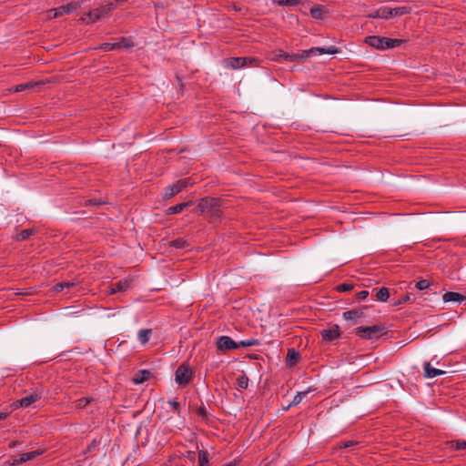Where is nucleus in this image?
I'll list each match as a JSON object with an SVG mask.
<instances>
[{
	"label": "nucleus",
	"mask_w": 466,
	"mask_h": 466,
	"mask_svg": "<svg viewBox=\"0 0 466 466\" xmlns=\"http://www.w3.org/2000/svg\"><path fill=\"white\" fill-rule=\"evenodd\" d=\"M153 330L151 329H140L137 333V339L142 345L147 344L149 341L150 336Z\"/></svg>",
	"instance_id": "20"
},
{
	"label": "nucleus",
	"mask_w": 466,
	"mask_h": 466,
	"mask_svg": "<svg viewBox=\"0 0 466 466\" xmlns=\"http://www.w3.org/2000/svg\"><path fill=\"white\" fill-rule=\"evenodd\" d=\"M191 185L190 178L179 179L176 183L165 188L163 198L168 199L177 194L180 193L183 189Z\"/></svg>",
	"instance_id": "4"
},
{
	"label": "nucleus",
	"mask_w": 466,
	"mask_h": 466,
	"mask_svg": "<svg viewBox=\"0 0 466 466\" xmlns=\"http://www.w3.org/2000/svg\"><path fill=\"white\" fill-rule=\"evenodd\" d=\"M96 444H97L96 441V440H94V441L91 442V444L87 447V451H91V450H92L94 447H96Z\"/></svg>",
	"instance_id": "53"
},
{
	"label": "nucleus",
	"mask_w": 466,
	"mask_h": 466,
	"mask_svg": "<svg viewBox=\"0 0 466 466\" xmlns=\"http://www.w3.org/2000/svg\"><path fill=\"white\" fill-rule=\"evenodd\" d=\"M18 295H22V296H25V295H28L30 294L29 292L25 291V289H22L21 291H19L17 293Z\"/></svg>",
	"instance_id": "55"
},
{
	"label": "nucleus",
	"mask_w": 466,
	"mask_h": 466,
	"mask_svg": "<svg viewBox=\"0 0 466 466\" xmlns=\"http://www.w3.org/2000/svg\"><path fill=\"white\" fill-rule=\"evenodd\" d=\"M299 358H300V355H299V352L298 350H296L293 348L292 349H289L288 354L286 356V364H287V366H289V367L295 366L299 362Z\"/></svg>",
	"instance_id": "13"
},
{
	"label": "nucleus",
	"mask_w": 466,
	"mask_h": 466,
	"mask_svg": "<svg viewBox=\"0 0 466 466\" xmlns=\"http://www.w3.org/2000/svg\"><path fill=\"white\" fill-rule=\"evenodd\" d=\"M192 205V201H188V202H184V203H180V204H177V205H175V206H172V207H169L167 209V215H173V214H177V213H180L182 212L187 207Z\"/></svg>",
	"instance_id": "19"
},
{
	"label": "nucleus",
	"mask_w": 466,
	"mask_h": 466,
	"mask_svg": "<svg viewBox=\"0 0 466 466\" xmlns=\"http://www.w3.org/2000/svg\"><path fill=\"white\" fill-rule=\"evenodd\" d=\"M353 289V285L350 283H342L336 287L338 292H347Z\"/></svg>",
	"instance_id": "35"
},
{
	"label": "nucleus",
	"mask_w": 466,
	"mask_h": 466,
	"mask_svg": "<svg viewBox=\"0 0 466 466\" xmlns=\"http://www.w3.org/2000/svg\"><path fill=\"white\" fill-rule=\"evenodd\" d=\"M97 48L104 51H113L118 50V46H116L114 43H103Z\"/></svg>",
	"instance_id": "34"
},
{
	"label": "nucleus",
	"mask_w": 466,
	"mask_h": 466,
	"mask_svg": "<svg viewBox=\"0 0 466 466\" xmlns=\"http://www.w3.org/2000/svg\"><path fill=\"white\" fill-rule=\"evenodd\" d=\"M283 54H287V53L282 50H279L278 54L276 55V57H274L273 59H275V60H280L281 58L284 59Z\"/></svg>",
	"instance_id": "52"
},
{
	"label": "nucleus",
	"mask_w": 466,
	"mask_h": 466,
	"mask_svg": "<svg viewBox=\"0 0 466 466\" xmlns=\"http://www.w3.org/2000/svg\"><path fill=\"white\" fill-rule=\"evenodd\" d=\"M175 375L177 383L185 386L188 384L192 379V370L188 365L183 363L178 366Z\"/></svg>",
	"instance_id": "5"
},
{
	"label": "nucleus",
	"mask_w": 466,
	"mask_h": 466,
	"mask_svg": "<svg viewBox=\"0 0 466 466\" xmlns=\"http://www.w3.org/2000/svg\"><path fill=\"white\" fill-rule=\"evenodd\" d=\"M306 0H276L274 4L279 6H296L303 5Z\"/></svg>",
	"instance_id": "22"
},
{
	"label": "nucleus",
	"mask_w": 466,
	"mask_h": 466,
	"mask_svg": "<svg viewBox=\"0 0 466 466\" xmlns=\"http://www.w3.org/2000/svg\"><path fill=\"white\" fill-rule=\"evenodd\" d=\"M224 208V201L218 198H202L196 209L198 215H204L205 218L211 224L221 221Z\"/></svg>",
	"instance_id": "1"
},
{
	"label": "nucleus",
	"mask_w": 466,
	"mask_h": 466,
	"mask_svg": "<svg viewBox=\"0 0 466 466\" xmlns=\"http://www.w3.org/2000/svg\"><path fill=\"white\" fill-rule=\"evenodd\" d=\"M369 296L368 290H361L356 294V299L359 300L365 299Z\"/></svg>",
	"instance_id": "42"
},
{
	"label": "nucleus",
	"mask_w": 466,
	"mask_h": 466,
	"mask_svg": "<svg viewBox=\"0 0 466 466\" xmlns=\"http://www.w3.org/2000/svg\"><path fill=\"white\" fill-rule=\"evenodd\" d=\"M244 58H245L244 67L258 66L259 61L257 58H254V57H244Z\"/></svg>",
	"instance_id": "36"
},
{
	"label": "nucleus",
	"mask_w": 466,
	"mask_h": 466,
	"mask_svg": "<svg viewBox=\"0 0 466 466\" xmlns=\"http://www.w3.org/2000/svg\"><path fill=\"white\" fill-rule=\"evenodd\" d=\"M110 12V7H103L102 5L89 11L86 14L88 22L95 23L106 15Z\"/></svg>",
	"instance_id": "9"
},
{
	"label": "nucleus",
	"mask_w": 466,
	"mask_h": 466,
	"mask_svg": "<svg viewBox=\"0 0 466 466\" xmlns=\"http://www.w3.org/2000/svg\"><path fill=\"white\" fill-rule=\"evenodd\" d=\"M53 289L55 292H61L64 289L63 283H57L53 286Z\"/></svg>",
	"instance_id": "49"
},
{
	"label": "nucleus",
	"mask_w": 466,
	"mask_h": 466,
	"mask_svg": "<svg viewBox=\"0 0 466 466\" xmlns=\"http://www.w3.org/2000/svg\"><path fill=\"white\" fill-rule=\"evenodd\" d=\"M223 466H234V464L230 462V463L225 464Z\"/></svg>",
	"instance_id": "57"
},
{
	"label": "nucleus",
	"mask_w": 466,
	"mask_h": 466,
	"mask_svg": "<svg viewBox=\"0 0 466 466\" xmlns=\"http://www.w3.org/2000/svg\"><path fill=\"white\" fill-rule=\"evenodd\" d=\"M415 286L418 289L424 290L430 287V282L427 279H420L416 283Z\"/></svg>",
	"instance_id": "37"
},
{
	"label": "nucleus",
	"mask_w": 466,
	"mask_h": 466,
	"mask_svg": "<svg viewBox=\"0 0 466 466\" xmlns=\"http://www.w3.org/2000/svg\"><path fill=\"white\" fill-rule=\"evenodd\" d=\"M390 297V292L388 288H381L376 293V298L379 301L386 302Z\"/></svg>",
	"instance_id": "29"
},
{
	"label": "nucleus",
	"mask_w": 466,
	"mask_h": 466,
	"mask_svg": "<svg viewBox=\"0 0 466 466\" xmlns=\"http://www.w3.org/2000/svg\"><path fill=\"white\" fill-rule=\"evenodd\" d=\"M424 370V376L426 378H434L436 376H440L445 373L444 370L432 368L430 364V362H425L423 366Z\"/></svg>",
	"instance_id": "14"
},
{
	"label": "nucleus",
	"mask_w": 466,
	"mask_h": 466,
	"mask_svg": "<svg viewBox=\"0 0 466 466\" xmlns=\"http://www.w3.org/2000/svg\"><path fill=\"white\" fill-rule=\"evenodd\" d=\"M92 400H93L92 398H81L76 401V406L78 409H84L88 404H90Z\"/></svg>",
	"instance_id": "33"
},
{
	"label": "nucleus",
	"mask_w": 466,
	"mask_h": 466,
	"mask_svg": "<svg viewBox=\"0 0 466 466\" xmlns=\"http://www.w3.org/2000/svg\"><path fill=\"white\" fill-rule=\"evenodd\" d=\"M457 450H464L466 449V441H457L456 442Z\"/></svg>",
	"instance_id": "47"
},
{
	"label": "nucleus",
	"mask_w": 466,
	"mask_h": 466,
	"mask_svg": "<svg viewBox=\"0 0 466 466\" xmlns=\"http://www.w3.org/2000/svg\"><path fill=\"white\" fill-rule=\"evenodd\" d=\"M8 416V413L6 412H1L0 413V420L6 419Z\"/></svg>",
	"instance_id": "54"
},
{
	"label": "nucleus",
	"mask_w": 466,
	"mask_h": 466,
	"mask_svg": "<svg viewBox=\"0 0 466 466\" xmlns=\"http://www.w3.org/2000/svg\"><path fill=\"white\" fill-rule=\"evenodd\" d=\"M62 283H63L64 289H70L76 285L75 282H71V281H64Z\"/></svg>",
	"instance_id": "50"
},
{
	"label": "nucleus",
	"mask_w": 466,
	"mask_h": 466,
	"mask_svg": "<svg viewBox=\"0 0 466 466\" xmlns=\"http://www.w3.org/2000/svg\"><path fill=\"white\" fill-rule=\"evenodd\" d=\"M197 412L203 419H205V420L208 419V412H207V410H206V408L204 406L199 407L198 409Z\"/></svg>",
	"instance_id": "41"
},
{
	"label": "nucleus",
	"mask_w": 466,
	"mask_h": 466,
	"mask_svg": "<svg viewBox=\"0 0 466 466\" xmlns=\"http://www.w3.org/2000/svg\"><path fill=\"white\" fill-rule=\"evenodd\" d=\"M35 230L28 228L21 230L15 238L16 241H24L29 238L34 234Z\"/></svg>",
	"instance_id": "28"
},
{
	"label": "nucleus",
	"mask_w": 466,
	"mask_h": 466,
	"mask_svg": "<svg viewBox=\"0 0 466 466\" xmlns=\"http://www.w3.org/2000/svg\"><path fill=\"white\" fill-rule=\"evenodd\" d=\"M364 315V309H354L343 312V318L346 320H353L358 318H361Z\"/></svg>",
	"instance_id": "17"
},
{
	"label": "nucleus",
	"mask_w": 466,
	"mask_h": 466,
	"mask_svg": "<svg viewBox=\"0 0 466 466\" xmlns=\"http://www.w3.org/2000/svg\"><path fill=\"white\" fill-rule=\"evenodd\" d=\"M173 410L177 411L178 414L180 412V403L175 400H168L167 402Z\"/></svg>",
	"instance_id": "39"
},
{
	"label": "nucleus",
	"mask_w": 466,
	"mask_h": 466,
	"mask_svg": "<svg viewBox=\"0 0 466 466\" xmlns=\"http://www.w3.org/2000/svg\"><path fill=\"white\" fill-rule=\"evenodd\" d=\"M198 466H208V453L205 450L198 451Z\"/></svg>",
	"instance_id": "30"
},
{
	"label": "nucleus",
	"mask_w": 466,
	"mask_h": 466,
	"mask_svg": "<svg viewBox=\"0 0 466 466\" xmlns=\"http://www.w3.org/2000/svg\"><path fill=\"white\" fill-rule=\"evenodd\" d=\"M404 40L393 39L380 35H370L365 38V43L379 50H386L400 46Z\"/></svg>",
	"instance_id": "2"
},
{
	"label": "nucleus",
	"mask_w": 466,
	"mask_h": 466,
	"mask_svg": "<svg viewBox=\"0 0 466 466\" xmlns=\"http://www.w3.org/2000/svg\"><path fill=\"white\" fill-rule=\"evenodd\" d=\"M38 85H39V83H35V82L23 83V84H19V85H16L15 86H14L13 90H14V92H22V91H25V89H32Z\"/></svg>",
	"instance_id": "25"
},
{
	"label": "nucleus",
	"mask_w": 466,
	"mask_h": 466,
	"mask_svg": "<svg viewBox=\"0 0 466 466\" xmlns=\"http://www.w3.org/2000/svg\"><path fill=\"white\" fill-rule=\"evenodd\" d=\"M309 53H314L318 55H323V54H329V55H335L339 53V49L334 46H329L327 48L324 47H313L308 51Z\"/></svg>",
	"instance_id": "16"
},
{
	"label": "nucleus",
	"mask_w": 466,
	"mask_h": 466,
	"mask_svg": "<svg viewBox=\"0 0 466 466\" xmlns=\"http://www.w3.org/2000/svg\"><path fill=\"white\" fill-rule=\"evenodd\" d=\"M150 376V371L147 370H139L138 373H137L133 379V381L136 384L143 383L145 380H147Z\"/></svg>",
	"instance_id": "23"
},
{
	"label": "nucleus",
	"mask_w": 466,
	"mask_h": 466,
	"mask_svg": "<svg viewBox=\"0 0 466 466\" xmlns=\"http://www.w3.org/2000/svg\"><path fill=\"white\" fill-rule=\"evenodd\" d=\"M392 11V17L394 16H401L404 15H408L411 13V7L410 6H398L391 8Z\"/></svg>",
	"instance_id": "24"
},
{
	"label": "nucleus",
	"mask_w": 466,
	"mask_h": 466,
	"mask_svg": "<svg viewBox=\"0 0 466 466\" xmlns=\"http://www.w3.org/2000/svg\"><path fill=\"white\" fill-rule=\"evenodd\" d=\"M103 7H110V11L115 8V2L114 0H103L102 4Z\"/></svg>",
	"instance_id": "43"
},
{
	"label": "nucleus",
	"mask_w": 466,
	"mask_h": 466,
	"mask_svg": "<svg viewBox=\"0 0 466 466\" xmlns=\"http://www.w3.org/2000/svg\"><path fill=\"white\" fill-rule=\"evenodd\" d=\"M197 453L194 451H188L186 452L185 457L189 460L191 462H194L196 460Z\"/></svg>",
	"instance_id": "40"
},
{
	"label": "nucleus",
	"mask_w": 466,
	"mask_h": 466,
	"mask_svg": "<svg viewBox=\"0 0 466 466\" xmlns=\"http://www.w3.org/2000/svg\"><path fill=\"white\" fill-rule=\"evenodd\" d=\"M42 452L39 451H34L29 452H25L19 454L17 457L15 458L14 462L12 465H19L21 463H24L25 461H31L40 455Z\"/></svg>",
	"instance_id": "10"
},
{
	"label": "nucleus",
	"mask_w": 466,
	"mask_h": 466,
	"mask_svg": "<svg viewBox=\"0 0 466 466\" xmlns=\"http://www.w3.org/2000/svg\"><path fill=\"white\" fill-rule=\"evenodd\" d=\"M320 335L324 341L332 342L340 338L339 327L334 325L331 329H323L320 331Z\"/></svg>",
	"instance_id": "8"
},
{
	"label": "nucleus",
	"mask_w": 466,
	"mask_h": 466,
	"mask_svg": "<svg viewBox=\"0 0 466 466\" xmlns=\"http://www.w3.org/2000/svg\"><path fill=\"white\" fill-rule=\"evenodd\" d=\"M168 245L169 247L175 248L177 249H182L188 246L187 242L182 238H177L171 240Z\"/></svg>",
	"instance_id": "26"
},
{
	"label": "nucleus",
	"mask_w": 466,
	"mask_h": 466,
	"mask_svg": "<svg viewBox=\"0 0 466 466\" xmlns=\"http://www.w3.org/2000/svg\"><path fill=\"white\" fill-rule=\"evenodd\" d=\"M80 7L79 3L77 2H71L68 3L66 5H62L56 8H53L49 11V17H58L65 14H71L74 11L77 10Z\"/></svg>",
	"instance_id": "6"
},
{
	"label": "nucleus",
	"mask_w": 466,
	"mask_h": 466,
	"mask_svg": "<svg viewBox=\"0 0 466 466\" xmlns=\"http://www.w3.org/2000/svg\"><path fill=\"white\" fill-rule=\"evenodd\" d=\"M17 441H13L10 443V447H15L16 445Z\"/></svg>",
	"instance_id": "56"
},
{
	"label": "nucleus",
	"mask_w": 466,
	"mask_h": 466,
	"mask_svg": "<svg viewBox=\"0 0 466 466\" xmlns=\"http://www.w3.org/2000/svg\"><path fill=\"white\" fill-rule=\"evenodd\" d=\"M235 9L240 11V8H238V6H235Z\"/></svg>",
	"instance_id": "58"
},
{
	"label": "nucleus",
	"mask_w": 466,
	"mask_h": 466,
	"mask_svg": "<svg viewBox=\"0 0 466 466\" xmlns=\"http://www.w3.org/2000/svg\"><path fill=\"white\" fill-rule=\"evenodd\" d=\"M131 286V280L130 279H121L116 283H113L111 285V293L115 294L117 292H123L128 289Z\"/></svg>",
	"instance_id": "11"
},
{
	"label": "nucleus",
	"mask_w": 466,
	"mask_h": 466,
	"mask_svg": "<svg viewBox=\"0 0 466 466\" xmlns=\"http://www.w3.org/2000/svg\"><path fill=\"white\" fill-rule=\"evenodd\" d=\"M283 56H284L285 60L290 61V62L298 61L301 58V56L299 55L289 54V53L283 54Z\"/></svg>",
	"instance_id": "38"
},
{
	"label": "nucleus",
	"mask_w": 466,
	"mask_h": 466,
	"mask_svg": "<svg viewBox=\"0 0 466 466\" xmlns=\"http://www.w3.org/2000/svg\"><path fill=\"white\" fill-rule=\"evenodd\" d=\"M368 16L370 18H380L379 8L370 13Z\"/></svg>",
	"instance_id": "48"
},
{
	"label": "nucleus",
	"mask_w": 466,
	"mask_h": 466,
	"mask_svg": "<svg viewBox=\"0 0 466 466\" xmlns=\"http://www.w3.org/2000/svg\"><path fill=\"white\" fill-rule=\"evenodd\" d=\"M235 9L240 11V8H238V6H235Z\"/></svg>",
	"instance_id": "59"
},
{
	"label": "nucleus",
	"mask_w": 466,
	"mask_h": 466,
	"mask_svg": "<svg viewBox=\"0 0 466 466\" xmlns=\"http://www.w3.org/2000/svg\"><path fill=\"white\" fill-rule=\"evenodd\" d=\"M116 46H118V49L130 48L134 46V42L131 37H120L118 41L114 42Z\"/></svg>",
	"instance_id": "21"
},
{
	"label": "nucleus",
	"mask_w": 466,
	"mask_h": 466,
	"mask_svg": "<svg viewBox=\"0 0 466 466\" xmlns=\"http://www.w3.org/2000/svg\"><path fill=\"white\" fill-rule=\"evenodd\" d=\"M217 348L221 351L237 350V342L228 336H220L217 339Z\"/></svg>",
	"instance_id": "7"
},
{
	"label": "nucleus",
	"mask_w": 466,
	"mask_h": 466,
	"mask_svg": "<svg viewBox=\"0 0 466 466\" xmlns=\"http://www.w3.org/2000/svg\"><path fill=\"white\" fill-rule=\"evenodd\" d=\"M326 13L324 6L320 5H314L310 8V15L315 19H323Z\"/></svg>",
	"instance_id": "18"
},
{
	"label": "nucleus",
	"mask_w": 466,
	"mask_h": 466,
	"mask_svg": "<svg viewBox=\"0 0 466 466\" xmlns=\"http://www.w3.org/2000/svg\"><path fill=\"white\" fill-rule=\"evenodd\" d=\"M258 345H259V340L258 339H253V338L237 342L238 349L248 348V347L258 346Z\"/></svg>",
	"instance_id": "27"
},
{
	"label": "nucleus",
	"mask_w": 466,
	"mask_h": 466,
	"mask_svg": "<svg viewBox=\"0 0 466 466\" xmlns=\"http://www.w3.org/2000/svg\"><path fill=\"white\" fill-rule=\"evenodd\" d=\"M380 18L389 19L392 17L391 7L389 6H381L379 8Z\"/></svg>",
	"instance_id": "32"
},
{
	"label": "nucleus",
	"mask_w": 466,
	"mask_h": 466,
	"mask_svg": "<svg viewBox=\"0 0 466 466\" xmlns=\"http://www.w3.org/2000/svg\"><path fill=\"white\" fill-rule=\"evenodd\" d=\"M356 444H357V442L354 441H347L341 442L340 448H349V447L354 446Z\"/></svg>",
	"instance_id": "46"
},
{
	"label": "nucleus",
	"mask_w": 466,
	"mask_h": 466,
	"mask_svg": "<svg viewBox=\"0 0 466 466\" xmlns=\"http://www.w3.org/2000/svg\"><path fill=\"white\" fill-rule=\"evenodd\" d=\"M315 390V389L309 387L308 390L299 391L297 393L298 396H301V400L311 391Z\"/></svg>",
	"instance_id": "44"
},
{
	"label": "nucleus",
	"mask_w": 466,
	"mask_h": 466,
	"mask_svg": "<svg viewBox=\"0 0 466 466\" xmlns=\"http://www.w3.org/2000/svg\"><path fill=\"white\" fill-rule=\"evenodd\" d=\"M386 332L384 325L360 326L355 329V334L364 339H377L386 334Z\"/></svg>",
	"instance_id": "3"
},
{
	"label": "nucleus",
	"mask_w": 466,
	"mask_h": 466,
	"mask_svg": "<svg viewBox=\"0 0 466 466\" xmlns=\"http://www.w3.org/2000/svg\"><path fill=\"white\" fill-rule=\"evenodd\" d=\"M226 66L232 69H238L244 67V57H230L226 59Z\"/></svg>",
	"instance_id": "15"
},
{
	"label": "nucleus",
	"mask_w": 466,
	"mask_h": 466,
	"mask_svg": "<svg viewBox=\"0 0 466 466\" xmlns=\"http://www.w3.org/2000/svg\"><path fill=\"white\" fill-rule=\"evenodd\" d=\"M301 396H298L297 394L294 396L292 401L290 402L289 404V407L290 406H297L299 405L300 402H301Z\"/></svg>",
	"instance_id": "45"
},
{
	"label": "nucleus",
	"mask_w": 466,
	"mask_h": 466,
	"mask_svg": "<svg viewBox=\"0 0 466 466\" xmlns=\"http://www.w3.org/2000/svg\"><path fill=\"white\" fill-rule=\"evenodd\" d=\"M248 386V378L247 375L243 374L238 377L237 379V387L238 390H245Z\"/></svg>",
	"instance_id": "31"
},
{
	"label": "nucleus",
	"mask_w": 466,
	"mask_h": 466,
	"mask_svg": "<svg viewBox=\"0 0 466 466\" xmlns=\"http://www.w3.org/2000/svg\"><path fill=\"white\" fill-rule=\"evenodd\" d=\"M0 147H2V144H0Z\"/></svg>",
	"instance_id": "60"
},
{
	"label": "nucleus",
	"mask_w": 466,
	"mask_h": 466,
	"mask_svg": "<svg viewBox=\"0 0 466 466\" xmlns=\"http://www.w3.org/2000/svg\"><path fill=\"white\" fill-rule=\"evenodd\" d=\"M410 299V295H405V296H403V297L401 298V299H400L398 303H395V305H398V304H401V303L408 302Z\"/></svg>",
	"instance_id": "51"
},
{
	"label": "nucleus",
	"mask_w": 466,
	"mask_h": 466,
	"mask_svg": "<svg viewBox=\"0 0 466 466\" xmlns=\"http://www.w3.org/2000/svg\"><path fill=\"white\" fill-rule=\"evenodd\" d=\"M41 399V394L37 392H34L30 395H27L18 400L19 404L23 408H27L31 404L38 401Z\"/></svg>",
	"instance_id": "12"
}]
</instances>
